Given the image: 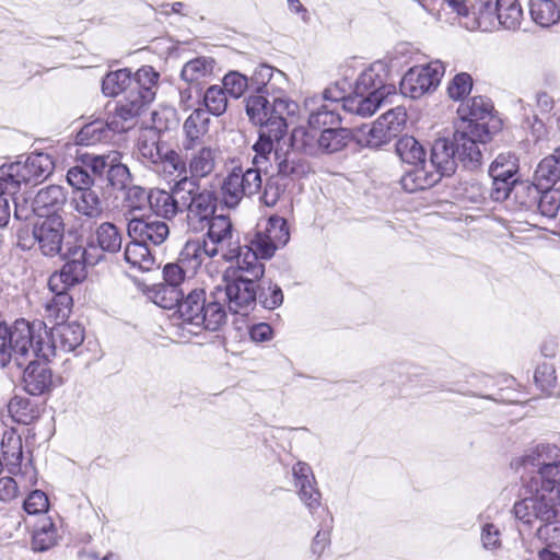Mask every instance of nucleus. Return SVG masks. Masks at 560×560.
Listing matches in <instances>:
<instances>
[{
    "label": "nucleus",
    "mask_w": 560,
    "mask_h": 560,
    "mask_svg": "<svg viewBox=\"0 0 560 560\" xmlns=\"http://www.w3.org/2000/svg\"><path fill=\"white\" fill-rule=\"evenodd\" d=\"M42 326L43 322L31 324L23 318L11 325L0 323V366L13 363L22 368L32 357L38 358L36 339Z\"/></svg>",
    "instance_id": "1"
},
{
    "label": "nucleus",
    "mask_w": 560,
    "mask_h": 560,
    "mask_svg": "<svg viewBox=\"0 0 560 560\" xmlns=\"http://www.w3.org/2000/svg\"><path fill=\"white\" fill-rule=\"evenodd\" d=\"M173 191L182 202V211H187V220L194 229L203 228V224L214 218L217 198L214 194L202 188L199 182L191 178H180L173 186Z\"/></svg>",
    "instance_id": "2"
},
{
    "label": "nucleus",
    "mask_w": 560,
    "mask_h": 560,
    "mask_svg": "<svg viewBox=\"0 0 560 560\" xmlns=\"http://www.w3.org/2000/svg\"><path fill=\"white\" fill-rule=\"evenodd\" d=\"M515 517L527 525L536 521L547 525L560 515V486L541 483L534 495L517 501L513 508Z\"/></svg>",
    "instance_id": "3"
},
{
    "label": "nucleus",
    "mask_w": 560,
    "mask_h": 560,
    "mask_svg": "<svg viewBox=\"0 0 560 560\" xmlns=\"http://www.w3.org/2000/svg\"><path fill=\"white\" fill-rule=\"evenodd\" d=\"M54 171V162L48 154L36 153L0 167V182L8 194H15L22 183H37L47 178Z\"/></svg>",
    "instance_id": "4"
},
{
    "label": "nucleus",
    "mask_w": 560,
    "mask_h": 560,
    "mask_svg": "<svg viewBox=\"0 0 560 560\" xmlns=\"http://www.w3.org/2000/svg\"><path fill=\"white\" fill-rule=\"evenodd\" d=\"M261 173L264 170L254 165L246 170L234 166L220 185L223 203L228 208H235L244 197L257 195L262 186Z\"/></svg>",
    "instance_id": "5"
},
{
    "label": "nucleus",
    "mask_w": 560,
    "mask_h": 560,
    "mask_svg": "<svg viewBox=\"0 0 560 560\" xmlns=\"http://www.w3.org/2000/svg\"><path fill=\"white\" fill-rule=\"evenodd\" d=\"M84 340V328L78 323H60L50 331L43 323L42 331L37 334L36 349L38 359L48 360L56 355L57 350L71 352Z\"/></svg>",
    "instance_id": "6"
},
{
    "label": "nucleus",
    "mask_w": 560,
    "mask_h": 560,
    "mask_svg": "<svg viewBox=\"0 0 560 560\" xmlns=\"http://www.w3.org/2000/svg\"><path fill=\"white\" fill-rule=\"evenodd\" d=\"M490 139V133L485 124L460 122L453 136V145L464 167L475 170L481 165L482 153L480 144Z\"/></svg>",
    "instance_id": "7"
},
{
    "label": "nucleus",
    "mask_w": 560,
    "mask_h": 560,
    "mask_svg": "<svg viewBox=\"0 0 560 560\" xmlns=\"http://www.w3.org/2000/svg\"><path fill=\"white\" fill-rule=\"evenodd\" d=\"M213 296L223 300L232 313L247 314L256 304L257 291L253 279L242 275L231 279L224 273L213 288Z\"/></svg>",
    "instance_id": "8"
},
{
    "label": "nucleus",
    "mask_w": 560,
    "mask_h": 560,
    "mask_svg": "<svg viewBox=\"0 0 560 560\" xmlns=\"http://www.w3.org/2000/svg\"><path fill=\"white\" fill-rule=\"evenodd\" d=\"M478 27L487 31L498 22L505 30L515 31L523 21L517 0H477Z\"/></svg>",
    "instance_id": "9"
},
{
    "label": "nucleus",
    "mask_w": 560,
    "mask_h": 560,
    "mask_svg": "<svg viewBox=\"0 0 560 560\" xmlns=\"http://www.w3.org/2000/svg\"><path fill=\"white\" fill-rule=\"evenodd\" d=\"M406 120L407 114L402 107L392 108L378 117L368 131L360 130L358 142L370 148L387 144L401 132Z\"/></svg>",
    "instance_id": "10"
},
{
    "label": "nucleus",
    "mask_w": 560,
    "mask_h": 560,
    "mask_svg": "<svg viewBox=\"0 0 560 560\" xmlns=\"http://www.w3.org/2000/svg\"><path fill=\"white\" fill-rule=\"evenodd\" d=\"M208 231L203 241L211 248L212 254L221 256L225 261L235 259L238 253V237L231 219L226 215H215L207 222Z\"/></svg>",
    "instance_id": "11"
},
{
    "label": "nucleus",
    "mask_w": 560,
    "mask_h": 560,
    "mask_svg": "<svg viewBox=\"0 0 560 560\" xmlns=\"http://www.w3.org/2000/svg\"><path fill=\"white\" fill-rule=\"evenodd\" d=\"M0 452L8 472H21L25 485H36L37 470L32 459L23 460L22 439L13 429L3 432Z\"/></svg>",
    "instance_id": "12"
},
{
    "label": "nucleus",
    "mask_w": 560,
    "mask_h": 560,
    "mask_svg": "<svg viewBox=\"0 0 560 560\" xmlns=\"http://www.w3.org/2000/svg\"><path fill=\"white\" fill-rule=\"evenodd\" d=\"M151 101H153V94L148 90L143 95L137 91H129L118 101L114 113L108 116L109 128L113 132H125L133 128L138 117Z\"/></svg>",
    "instance_id": "13"
},
{
    "label": "nucleus",
    "mask_w": 560,
    "mask_h": 560,
    "mask_svg": "<svg viewBox=\"0 0 560 560\" xmlns=\"http://www.w3.org/2000/svg\"><path fill=\"white\" fill-rule=\"evenodd\" d=\"M444 71V66L439 60L431 61L428 65L416 66L402 77L400 91L406 96L419 98L439 85Z\"/></svg>",
    "instance_id": "14"
},
{
    "label": "nucleus",
    "mask_w": 560,
    "mask_h": 560,
    "mask_svg": "<svg viewBox=\"0 0 560 560\" xmlns=\"http://www.w3.org/2000/svg\"><path fill=\"white\" fill-rule=\"evenodd\" d=\"M517 464L525 469L537 468L541 483L560 486V456L555 445H538Z\"/></svg>",
    "instance_id": "15"
},
{
    "label": "nucleus",
    "mask_w": 560,
    "mask_h": 560,
    "mask_svg": "<svg viewBox=\"0 0 560 560\" xmlns=\"http://www.w3.org/2000/svg\"><path fill=\"white\" fill-rule=\"evenodd\" d=\"M33 240L40 253L54 257L61 252L65 236V222L59 213L39 218L32 229Z\"/></svg>",
    "instance_id": "16"
},
{
    "label": "nucleus",
    "mask_w": 560,
    "mask_h": 560,
    "mask_svg": "<svg viewBox=\"0 0 560 560\" xmlns=\"http://www.w3.org/2000/svg\"><path fill=\"white\" fill-rule=\"evenodd\" d=\"M165 284L158 291L156 298L163 308H173L184 296L189 287V279L194 276L179 261L167 264L163 269Z\"/></svg>",
    "instance_id": "17"
},
{
    "label": "nucleus",
    "mask_w": 560,
    "mask_h": 560,
    "mask_svg": "<svg viewBox=\"0 0 560 560\" xmlns=\"http://www.w3.org/2000/svg\"><path fill=\"white\" fill-rule=\"evenodd\" d=\"M128 235L142 244H162L170 234L168 225L153 217H132L127 226Z\"/></svg>",
    "instance_id": "18"
},
{
    "label": "nucleus",
    "mask_w": 560,
    "mask_h": 560,
    "mask_svg": "<svg viewBox=\"0 0 560 560\" xmlns=\"http://www.w3.org/2000/svg\"><path fill=\"white\" fill-rule=\"evenodd\" d=\"M268 96L272 100L270 118L267 126L273 131L276 138H282L288 128V119L294 118L299 113V105L290 100L281 89L272 91Z\"/></svg>",
    "instance_id": "19"
},
{
    "label": "nucleus",
    "mask_w": 560,
    "mask_h": 560,
    "mask_svg": "<svg viewBox=\"0 0 560 560\" xmlns=\"http://www.w3.org/2000/svg\"><path fill=\"white\" fill-rule=\"evenodd\" d=\"M294 485L301 501L306 505L311 513L320 506V492L316 488V480L312 468L304 462H298L292 467Z\"/></svg>",
    "instance_id": "20"
},
{
    "label": "nucleus",
    "mask_w": 560,
    "mask_h": 560,
    "mask_svg": "<svg viewBox=\"0 0 560 560\" xmlns=\"http://www.w3.org/2000/svg\"><path fill=\"white\" fill-rule=\"evenodd\" d=\"M47 360H28L23 373L25 390L31 395H42L54 386V375Z\"/></svg>",
    "instance_id": "21"
},
{
    "label": "nucleus",
    "mask_w": 560,
    "mask_h": 560,
    "mask_svg": "<svg viewBox=\"0 0 560 560\" xmlns=\"http://www.w3.org/2000/svg\"><path fill=\"white\" fill-rule=\"evenodd\" d=\"M70 205L79 215L89 220L100 219L106 209V200L103 197L102 188L95 186L85 190L73 191Z\"/></svg>",
    "instance_id": "22"
},
{
    "label": "nucleus",
    "mask_w": 560,
    "mask_h": 560,
    "mask_svg": "<svg viewBox=\"0 0 560 560\" xmlns=\"http://www.w3.org/2000/svg\"><path fill=\"white\" fill-rule=\"evenodd\" d=\"M189 151L190 154L187 159L189 176L185 175L183 178H191L195 182H199L215 171L218 164L217 149L203 145L200 148L195 147Z\"/></svg>",
    "instance_id": "23"
},
{
    "label": "nucleus",
    "mask_w": 560,
    "mask_h": 560,
    "mask_svg": "<svg viewBox=\"0 0 560 560\" xmlns=\"http://www.w3.org/2000/svg\"><path fill=\"white\" fill-rule=\"evenodd\" d=\"M168 148L166 143L160 141V136L154 129H149L142 132L138 139L137 158L152 168Z\"/></svg>",
    "instance_id": "24"
},
{
    "label": "nucleus",
    "mask_w": 560,
    "mask_h": 560,
    "mask_svg": "<svg viewBox=\"0 0 560 560\" xmlns=\"http://www.w3.org/2000/svg\"><path fill=\"white\" fill-rule=\"evenodd\" d=\"M304 107L308 112V127L312 129L334 127L340 121L338 109L320 104V98L316 95L305 98Z\"/></svg>",
    "instance_id": "25"
},
{
    "label": "nucleus",
    "mask_w": 560,
    "mask_h": 560,
    "mask_svg": "<svg viewBox=\"0 0 560 560\" xmlns=\"http://www.w3.org/2000/svg\"><path fill=\"white\" fill-rule=\"evenodd\" d=\"M67 200L61 186L50 185L38 190L33 199V210L39 218L57 213Z\"/></svg>",
    "instance_id": "26"
},
{
    "label": "nucleus",
    "mask_w": 560,
    "mask_h": 560,
    "mask_svg": "<svg viewBox=\"0 0 560 560\" xmlns=\"http://www.w3.org/2000/svg\"><path fill=\"white\" fill-rule=\"evenodd\" d=\"M457 156L453 142L446 139H438L434 141L431 150V166L435 168V174L440 176H450L456 170Z\"/></svg>",
    "instance_id": "27"
},
{
    "label": "nucleus",
    "mask_w": 560,
    "mask_h": 560,
    "mask_svg": "<svg viewBox=\"0 0 560 560\" xmlns=\"http://www.w3.org/2000/svg\"><path fill=\"white\" fill-rule=\"evenodd\" d=\"M206 304L205 290L188 288L184 296L174 305L184 322L197 326Z\"/></svg>",
    "instance_id": "28"
},
{
    "label": "nucleus",
    "mask_w": 560,
    "mask_h": 560,
    "mask_svg": "<svg viewBox=\"0 0 560 560\" xmlns=\"http://www.w3.org/2000/svg\"><path fill=\"white\" fill-rule=\"evenodd\" d=\"M210 249L203 238L188 240L179 253V262L190 275H195L207 258L217 256Z\"/></svg>",
    "instance_id": "29"
},
{
    "label": "nucleus",
    "mask_w": 560,
    "mask_h": 560,
    "mask_svg": "<svg viewBox=\"0 0 560 560\" xmlns=\"http://www.w3.org/2000/svg\"><path fill=\"white\" fill-rule=\"evenodd\" d=\"M273 162L277 167V177L299 179L311 171L308 163L299 158L294 152L276 151L273 153Z\"/></svg>",
    "instance_id": "30"
},
{
    "label": "nucleus",
    "mask_w": 560,
    "mask_h": 560,
    "mask_svg": "<svg viewBox=\"0 0 560 560\" xmlns=\"http://www.w3.org/2000/svg\"><path fill=\"white\" fill-rule=\"evenodd\" d=\"M386 75V70L383 63H374L368 69L363 70L358 77L354 91L355 93H365L376 92L387 94L390 92L392 86L386 85L384 81V77Z\"/></svg>",
    "instance_id": "31"
},
{
    "label": "nucleus",
    "mask_w": 560,
    "mask_h": 560,
    "mask_svg": "<svg viewBox=\"0 0 560 560\" xmlns=\"http://www.w3.org/2000/svg\"><path fill=\"white\" fill-rule=\"evenodd\" d=\"M209 118L206 113L198 108L195 109L185 120L183 125V130L185 133V139L183 141V149L186 152L192 150L198 145L202 137L208 131Z\"/></svg>",
    "instance_id": "32"
},
{
    "label": "nucleus",
    "mask_w": 560,
    "mask_h": 560,
    "mask_svg": "<svg viewBox=\"0 0 560 560\" xmlns=\"http://www.w3.org/2000/svg\"><path fill=\"white\" fill-rule=\"evenodd\" d=\"M178 196L173 189L171 191L158 188L151 189L149 191V205L156 215L172 219L178 212H182V202H178Z\"/></svg>",
    "instance_id": "33"
},
{
    "label": "nucleus",
    "mask_w": 560,
    "mask_h": 560,
    "mask_svg": "<svg viewBox=\"0 0 560 560\" xmlns=\"http://www.w3.org/2000/svg\"><path fill=\"white\" fill-rule=\"evenodd\" d=\"M270 127L260 128L259 138L253 145L255 155L252 164L264 170V173L268 172V168L272 166L275 150L273 142L279 141L281 138H276L273 131H270Z\"/></svg>",
    "instance_id": "34"
},
{
    "label": "nucleus",
    "mask_w": 560,
    "mask_h": 560,
    "mask_svg": "<svg viewBox=\"0 0 560 560\" xmlns=\"http://www.w3.org/2000/svg\"><path fill=\"white\" fill-rule=\"evenodd\" d=\"M383 97L384 93L369 92V94H365L353 92L351 95L347 96L342 108L358 116L369 117L376 112Z\"/></svg>",
    "instance_id": "35"
},
{
    "label": "nucleus",
    "mask_w": 560,
    "mask_h": 560,
    "mask_svg": "<svg viewBox=\"0 0 560 560\" xmlns=\"http://www.w3.org/2000/svg\"><path fill=\"white\" fill-rule=\"evenodd\" d=\"M285 80L284 73L276 70L268 65H259L252 77L248 79L250 90L256 93H265L269 95L272 91L278 90L277 83Z\"/></svg>",
    "instance_id": "36"
},
{
    "label": "nucleus",
    "mask_w": 560,
    "mask_h": 560,
    "mask_svg": "<svg viewBox=\"0 0 560 560\" xmlns=\"http://www.w3.org/2000/svg\"><path fill=\"white\" fill-rule=\"evenodd\" d=\"M440 182V176L431 171H428L425 165L415 166L409 172H406L400 184L407 192H415L432 187Z\"/></svg>",
    "instance_id": "37"
},
{
    "label": "nucleus",
    "mask_w": 560,
    "mask_h": 560,
    "mask_svg": "<svg viewBox=\"0 0 560 560\" xmlns=\"http://www.w3.org/2000/svg\"><path fill=\"white\" fill-rule=\"evenodd\" d=\"M124 257L131 268L142 272L151 271L156 267L155 258L148 245L135 240L126 246Z\"/></svg>",
    "instance_id": "38"
},
{
    "label": "nucleus",
    "mask_w": 560,
    "mask_h": 560,
    "mask_svg": "<svg viewBox=\"0 0 560 560\" xmlns=\"http://www.w3.org/2000/svg\"><path fill=\"white\" fill-rule=\"evenodd\" d=\"M560 179V147L540 161L535 171V180L542 189L552 187Z\"/></svg>",
    "instance_id": "39"
},
{
    "label": "nucleus",
    "mask_w": 560,
    "mask_h": 560,
    "mask_svg": "<svg viewBox=\"0 0 560 560\" xmlns=\"http://www.w3.org/2000/svg\"><path fill=\"white\" fill-rule=\"evenodd\" d=\"M352 139V133L347 128L328 127L318 135L319 151L334 153L342 150Z\"/></svg>",
    "instance_id": "40"
},
{
    "label": "nucleus",
    "mask_w": 560,
    "mask_h": 560,
    "mask_svg": "<svg viewBox=\"0 0 560 560\" xmlns=\"http://www.w3.org/2000/svg\"><path fill=\"white\" fill-rule=\"evenodd\" d=\"M214 60L210 57H197L187 61L180 72V77L187 83L199 84L209 79L213 73Z\"/></svg>",
    "instance_id": "41"
},
{
    "label": "nucleus",
    "mask_w": 560,
    "mask_h": 560,
    "mask_svg": "<svg viewBox=\"0 0 560 560\" xmlns=\"http://www.w3.org/2000/svg\"><path fill=\"white\" fill-rule=\"evenodd\" d=\"M492 110L491 102L483 96H475L459 105L457 113L462 121H470L472 124H480V120L490 116Z\"/></svg>",
    "instance_id": "42"
},
{
    "label": "nucleus",
    "mask_w": 560,
    "mask_h": 560,
    "mask_svg": "<svg viewBox=\"0 0 560 560\" xmlns=\"http://www.w3.org/2000/svg\"><path fill=\"white\" fill-rule=\"evenodd\" d=\"M529 13L541 27H549L560 21V8L553 0H530Z\"/></svg>",
    "instance_id": "43"
},
{
    "label": "nucleus",
    "mask_w": 560,
    "mask_h": 560,
    "mask_svg": "<svg viewBox=\"0 0 560 560\" xmlns=\"http://www.w3.org/2000/svg\"><path fill=\"white\" fill-rule=\"evenodd\" d=\"M256 229L265 234V237L277 248L283 247L290 240L288 223L278 215H272L264 223H258Z\"/></svg>",
    "instance_id": "44"
},
{
    "label": "nucleus",
    "mask_w": 560,
    "mask_h": 560,
    "mask_svg": "<svg viewBox=\"0 0 560 560\" xmlns=\"http://www.w3.org/2000/svg\"><path fill=\"white\" fill-rule=\"evenodd\" d=\"M269 97L265 93L250 94L246 98V114L249 119L255 124L259 125L260 128L267 127L270 118L271 104Z\"/></svg>",
    "instance_id": "45"
},
{
    "label": "nucleus",
    "mask_w": 560,
    "mask_h": 560,
    "mask_svg": "<svg viewBox=\"0 0 560 560\" xmlns=\"http://www.w3.org/2000/svg\"><path fill=\"white\" fill-rule=\"evenodd\" d=\"M225 302L218 300L213 296V291L210 294V301L205 304L201 314V320H198L197 327L203 326L208 330H218L226 319Z\"/></svg>",
    "instance_id": "46"
},
{
    "label": "nucleus",
    "mask_w": 560,
    "mask_h": 560,
    "mask_svg": "<svg viewBox=\"0 0 560 560\" xmlns=\"http://www.w3.org/2000/svg\"><path fill=\"white\" fill-rule=\"evenodd\" d=\"M237 269L234 271L245 273L249 279L258 280L265 273V265L260 261L262 258L258 257L254 250H252L248 246L244 245L241 247L238 245L237 256Z\"/></svg>",
    "instance_id": "47"
},
{
    "label": "nucleus",
    "mask_w": 560,
    "mask_h": 560,
    "mask_svg": "<svg viewBox=\"0 0 560 560\" xmlns=\"http://www.w3.org/2000/svg\"><path fill=\"white\" fill-rule=\"evenodd\" d=\"M112 128H109V120H95L86 124L81 128L77 135V143L80 145H93L98 142L107 141L110 139Z\"/></svg>",
    "instance_id": "48"
},
{
    "label": "nucleus",
    "mask_w": 560,
    "mask_h": 560,
    "mask_svg": "<svg viewBox=\"0 0 560 560\" xmlns=\"http://www.w3.org/2000/svg\"><path fill=\"white\" fill-rule=\"evenodd\" d=\"M396 153L405 163L413 166L425 165V151L413 137L400 138L396 143Z\"/></svg>",
    "instance_id": "49"
},
{
    "label": "nucleus",
    "mask_w": 560,
    "mask_h": 560,
    "mask_svg": "<svg viewBox=\"0 0 560 560\" xmlns=\"http://www.w3.org/2000/svg\"><path fill=\"white\" fill-rule=\"evenodd\" d=\"M132 88V75L128 69L109 72L103 79L102 91L106 96H116L121 92H129Z\"/></svg>",
    "instance_id": "50"
},
{
    "label": "nucleus",
    "mask_w": 560,
    "mask_h": 560,
    "mask_svg": "<svg viewBox=\"0 0 560 560\" xmlns=\"http://www.w3.org/2000/svg\"><path fill=\"white\" fill-rule=\"evenodd\" d=\"M72 258L67 261L63 267V275H68L77 284L86 277V266L94 265V261L88 257V252L83 247H77L72 253Z\"/></svg>",
    "instance_id": "51"
},
{
    "label": "nucleus",
    "mask_w": 560,
    "mask_h": 560,
    "mask_svg": "<svg viewBox=\"0 0 560 560\" xmlns=\"http://www.w3.org/2000/svg\"><path fill=\"white\" fill-rule=\"evenodd\" d=\"M116 159H121V154L118 151H109L106 154L86 153L79 156L81 164L89 167L96 176H102L105 172L107 173L113 163H116Z\"/></svg>",
    "instance_id": "52"
},
{
    "label": "nucleus",
    "mask_w": 560,
    "mask_h": 560,
    "mask_svg": "<svg viewBox=\"0 0 560 560\" xmlns=\"http://www.w3.org/2000/svg\"><path fill=\"white\" fill-rule=\"evenodd\" d=\"M318 129H306L304 127L295 128L292 131L291 143L296 150L304 152L305 154H316L319 152V145L317 143Z\"/></svg>",
    "instance_id": "53"
},
{
    "label": "nucleus",
    "mask_w": 560,
    "mask_h": 560,
    "mask_svg": "<svg viewBox=\"0 0 560 560\" xmlns=\"http://www.w3.org/2000/svg\"><path fill=\"white\" fill-rule=\"evenodd\" d=\"M10 476L0 478V501L11 502L22 491L30 490L34 485H25L21 472H8Z\"/></svg>",
    "instance_id": "54"
},
{
    "label": "nucleus",
    "mask_w": 560,
    "mask_h": 560,
    "mask_svg": "<svg viewBox=\"0 0 560 560\" xmlns=\"http://www.w3.org/2000/svg\"><path fill=\"white\" fill-rule=\"evenodd\" d=\"M96 240L105 252L116 253L121 248V235L116 225L110 222H104L97 228Z\"/></svg>",
    "instance_id": "55"
},
{
    "label": "nucleus",
    "mask_w": 560,
    "mask_h": 560,
    "mask_svg": "<svg viewBox=\"0 0 560 560\" xmlns=\"http://www.w3.org/2000/svg\"><path fill=\"white\" fill-rule=\"evenodd\" d=\"M56 540L57 533L52 522L49 518L42 520L33 534V549L37 551L47 550L56 544Z\"/></svg>",
    "instance_id": "56"
},
{
    "label": "nucleus",
    "mask_w": 560,
    "mask_h": 560,
    "mask_svg": "<svg viewBox=\"0 0 560 560\" xmlns=\"http://www.w3.org/2000/svg\"><path fill=\"white\" fill-rule=\"evenodd\" d=\"M536 208L544 217L555 218L560 209V189L553 187L540 189Z\"/></svg>",
    "instance_id": "57"
},
{
    "label": "nucleus",
    "mask_w": 560,
    "mask_h": 560,
    "mask_svg": "<svg viewBox=\"0 0 560 560\" xmlns=\"http://www.w3.org/2000/svg\"><path fill=\"white\" fill-rule=\"evenodd\" d=\"M203 104L207 110L214 116L224 114L228 108V97L224 89L220 85L208 88L203 94Z\"/></svg>",
    "instance_id": "58"
},
{
    "label": "nucleus",
    "mask_w": 560,
    "mask_h": 560,
    "mask_svg": "<svg viewBox=\"0 0 560 560\" xmlns=\"http://www.w3.org/2000/svg\"><path fill=\"white\" fill-rule=\"evenodd\" d=\"M152 170L159 174H162L165 178H170L178 172L185 170V163L182 161L179 154L168 148L163 153L162 159L152 167Z\"/></svg>",
    "instance_id": "59"
},
{
    "label": "nucleus",
    "mask_w": 560,
    "mask_h": 560,
    "mask_svg": "<svg viewBox=\"0 0 560 560\" xmlns=\"http://www.w3.org/2000/svg\"><path fill=\"white\" fill-rule=\"evenodd\" d=\"M540 186L527 183H517L513 186L515 201L525 210H533L539 197Z\"/></svg>",
    "instance_id": "60"
},
{
    "label": "nucleus",
    "mask_w": 560,
    "mask_h": 560,
    "mask_svg": "<svg viewBox=\"0 0 560 560\" xmlns=\"http://www.w3.org/2000/svg\"><path fill=\"white\" fill-rule=\"evenodd\" d=\"M257 300L268 310H275L283 302V293L278 284L271 281H262L257 292Z\"/></svg>",
    "instance_id": "61"
},
{
    "label": "nucleus",
    "mask_w": 560,
    "mask_h": 560,
    "mask_svg": "<svg viewBox=\"0 0 560 560\" xmlns=\"http://www.w3.org/2000/svg\"><path fill=\"white\" fill-rule=\"evenodd\" d=\"M72 305V298L68 292L54 293V296L46 303V312L49 317L56 320H63L69 316Z\"/></svg>",
    "instance_id": "62"
},
{
    "label": "nucleus",
    "mask_w": 560,
    "mask_h": 560,
    "mask_svg": "<svg viewBox=\"0 0 560 560\" xmlns=\"http://www.w3.org/2000/svg\"><path fill=\"white\" fill-rule=\"evenodd\" d=\"M517 172V164L514 156L500 154L490 165L489 175L492 179L500 177L513 179Z\"/></svg>",
    "instance_id": "63"
},
{
    "label": "nucleus",
    "mask_w": 560,
    "mask_h": 560,
    "mask_svg": "<svg viewBox=\"0 0 560 560\" xmlns=\"http://www.w3.org/2000/svg\"><path fill=\"white\" fill-rule=\"evenodd\" d=\"M222 83L225 93L234 98H240L246 90H250L248 78L237 71L226 73Z\"/></svg>",
    "instance_id": "64"
}]
</instances>
